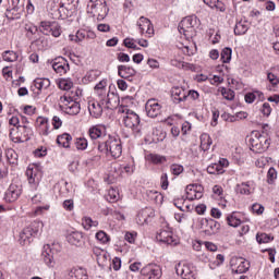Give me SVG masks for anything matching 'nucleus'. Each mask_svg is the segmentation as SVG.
Masks as SVG:
<instances>
[{
  "instance_id": "9d476101",
  "label": "nucleus",
  "mask_w": 279,
  "mask_h": 279,
  "mask_svg": "<svg viewBox=\"0 0 279 279\" xmlns=\"http://www.w3.org/2000/svg\"><path fill=\"white\" fill-rule=\"evenodd\" d=\"M58 250H56V245L46 244L41 251V259L44 260L47 267H56V254Z\"/></svg>"
},
{
  "instance_id": "3c124183",
  "label": "nucleus",
  "mask_w": 279,
  "mask_h": 279,
  "mask_svg": "<svg viewBox=\"0 0 279 279\" xmlns=\"http://www.w3.org/2000/svg\"><path fill=\"white\" fill-rule=\"evenodd\" d=\"M277 179H278V171H276L274 167L269 168L267 172V182L269 184H274V182H276Z\"/></svg>"
},
{
  "instance_id": "2f4dec72",
  "label": "nucleus",
  "mask_w": 279,
  "mask_h": 279,
  "mask_svg": "<svg viewBox=\"0 0 279 279\" xmlns=\"http://www.w3.org/2000/svg\"><path fill=\"white\" fill-rule=\"evenodd\" d=\"M36 123L41 128L44 136H49V119L39 117L37 118Z\"/></svg>"
},
{
  "instance_id": "6e6552de",
  "label": "nucleus",
  "mask_w": 279,
  "mask_h": 279,
  "mask_svg": "<svg viewBox=\"0 0 279 279\" xmlns=\"http://www.w3.org/2000/svg\"><path fill=\"white\" fill-rule=\"evenodd\" d=\"M88 136L92 141H98V145L100 141H106L109 138L110 134L104 124H96L88 129Z\"/></svg>"
},
{
  "instance_id": "4468645a",
  "label": "nucleus",
  "mask_w": 279,
  "mask_h": 279,
  "mask_svg": "<svg viewBox=\"0 0 279 279\" xmlns=\"http://www.w3.org/2000/svg\"><path fill=\"white\" fill-rule=\"evenodd\" d=\"M221 228V225L217 222V220L214 219H201V229L205 230V234H217L219 232V229Z\"/></svg>"
},
{
  "instance_id": "c756f323",
  "label": "nucleus",
  "mask_w": 279,
  "mask_h": 279,
  "mask_svg": "<svg viewBox=\"0 0 279 279\" xmlns=\"http://www.w3.org/2000/svg\"><path fill=\"white\" fill-rule=\"evenodd\" d=\"M136 71L134 69L126 66V65H119L118 66V74L122 77V80H128V77H132Z\"/></svg>"
},
{
  "instance_id": "f704fd0d",
  "label": "nucleus",
  "mask_w": 279,
  "mask_h": 279,
  "mask_svg": "<svg viewBox=\"0 0 279 279\" xmlns=\"http://www.w3.org/2000/svg\"><path fill=\"white\" fill-rule=\"evenodd\" d=\"M226 170L221 168V165L218 163H211L207 167V173L210 175H221V173H225Z\"/></svg>"
},
{
  "instance_id": "603ef678",
  "label": "nucleus",
  "mask_w": 279,
  "mask_h": 279,
  "mask_svg": "<svg viewBox=\"0 0 279 279\" xmlns=\"http://www.w3.org/2000/svg\"><path fill=\"white\" fill-rule=\"evenodd\" d=\"M267 80L270 82L272 89L278 90V84H279V78L276 76V74L269 72L267 74Z\"/></svg>"
},
{
  "instance_id": "6ab92c4d",
  "label": "nucleus",
  "mask_w": 279,
  "mask_h": 279,
  "mask_svg": "<svg viewBox=\"0 0 279 279\" xmlns=\"http://www.w3.org/2000/svg\"><path fill=\"white\" fill-rule=\"evenodd\" d=\"M28 184L33 190H36L38 186V182H40V174L38 173V168H28L26 170Z\"/></svg>"
},
{
  "instance_id": "052dcab7",
  "label": "nucleus",
  "mask_w": 279,
  "mask_h": 279,
  "mask_svg": "<svg viewBox=\"0 0 279 279\" xmlns=\"http://www.w3.org/2000/svg\"><path fill=\"white\" fill-rule=\"evenodd\" d=\"M62 206L64 210H68L69 213H71L75 208V203L73 202V199H65Z\"/></svg>"
},
{
  "instance_id": "4c0bfd02",
  "label": "nucleus",
  "mask_w": 279,
  "mask_h": 279,
  "mask_svg": "<svg viewBox=\"0 0 279 279\" xmlns=\"http://www.w3.org/2000/svg\"><path fill=\"white\" fill-rule=\"evenodd\" d=\"M74 145L78 151H84L88 149V140H86V137H77Z\"/></svg>"
},
{
  "instance_id": "e433bc0d",
  "label": "nucleus",
  "mask_w": 279,
  "mask_h": 279,
  "mask_svg": "<svg viewBox=\"0 0 279 279\" xmlns=\"http://www.w3.org/2000/svg\"><path fill=\"white\" fill-rule=\"evenodd\" d=\"M7 160L10 165H19V154H16V150L9 148L7 150Z\"/></svg>"
},
{
  "instance_id": "37998d69",
  "label": "nucleus",
  "mask_w": 279,
  "mask_h": 279,
  "mask_svg": "<svg viewBox=\"0 0 279 279\" xmlns=\"http://www.w3.org/2000/svg\"><path fill=\"white\" fill-rule=\"evenodd\" d=\"M143 217L147 216V218L144 219V223L146 226H149V223H151V220L155 217V213L151 208H146L142 211Z\"/></svg>"
},
{
  "instance_id": "9b49d317",
  "label": "nucleus",
  "mask_w": 279,
  "mask_h": 279,
  "mask_svg": "<svg viewBox=\"0 0 279 279\" xmlns=\"http://www.w3.org/2000/svg\"><path fill=\"white\" fill-rule=\"evenodd\" d=\"M230 267L233 274H245L250 270V262L245 260L243 257H232Z\"/></svg>"
},
{
  "instance_id": "09e8293b",
  "label": "nucleus",
  "mask_w": 279,
  "mask_h": 279,
  "mask_svg": "<svg viewBox=\"0 0 279 279\" xmlns=\"http://www.w3.org/2000/svg\"><path fill=\"white\" fill-rule=\"evenodd\" d=\"M33 47H37L39 51H44L47 47V39L45 37H39L38 39L32 43Z\"/></svg>"
},
{
  "instance_id": "a18cd8bd",
  "label": "nucleus",
  "mask_w": 279,
  "mask_h": 279,
  "mask_svg": "<svg viewBox=\"0 0 279 279\" xmlns=\"http://www.w3.org/2000/svg\"><path fill=\"white\" fill-rule=\"evenodd\" d=\"M220 93L223 97V99H227V101H232L234 99V90L226 87H220Z\"/></svg>"
},
{
  "instance_id": "e2e57ef3",
  "label": "nucleus",
  "mask_w": 279,
  "mask_h": 279,
  "mask_svg": "<svg viewBox=\"0 0 279 279\" xmlns=\"http://www.w3.org/2000/svg\"><path fill=\"white\" fill-rule=\"evenodd\" d=\"M262 114H264V117H269V114H271V106L269 105V102H264L260 109Z\"/></svg>"
},
{
  "instance_id": "c03bdc74",
  "label": "nucleus",
  "mask_w": 279,
  "mask_h": 279,
  "mask_svg": "<svg viewBox=\"0 0 279 279\" xmlns=\"http://www.w3.org/2000/svg\"><path fill=\"white\" fill-rule=\"evenodd\" d=\"M256 241L259 244L271 243V241H274V236H271L270 234H267V233H257Z\"/></svg>"
},
{
  "instance_id": "338daca9",
  "label": "nucleus",
  "mask_w": 279,
  "mask_h": 279,
  "mask_svg": "<svg viewBox=\"0 0 279 279\" xmlns=\"http://www.w3.org/2000/svg\"><path fill=\"white\" fill-rule=\"evenodd\" d=\"M124 47H128V49H138L136 44L134 43V39L125 38L123 40Z\"/></svg>"
},
{
  "instance_id": "58836bf2",
  "label": "nucleus",
  "mask_w": 279,
  "mask_h": 279,
  "mask_svg": "<svg viewBox=\"0 0 279 279\" xmlns=\"http://www.w3.org/2000/svg\"><path fill=\"white\" fill-rule=\"evenodd\" d=\"M228 226H231V228H239L241 226V219L236 217V213H233L232 215L227 217Z\"/></svg>"
},
{
  "instance_id": "20e7f679",
  "label": "nucleus",
  "mask_w": 279,
  "mask_h": 279,
  "mask_svg": "<svg viewBox=\"0 0 279 279\" xmlns=\"http://www.w3.org/2000/svg\"><path fill=\"white\" fill-rule=\"evenodd\" d=\"M198 22L199 20L195 15L186 16L179 23L178 29L180 34H184L185 38H193Z\"/></svg>"
},
{
  "instance_id": "cd10ccee",
  "label": "nucleus",
  "mask_w": 279,
  "mask_h": 279,
  "mask_svg": "<svg viewBox=\"0 0 279 279\" xmlns=\"http://www.w3.org/2000/svg\"><path fill=\"white\" fill-rule=\"evenodd\" d=\"M71 141H73L71 134L63 133L61 135H58L57 145H59V147H64L65 149H69V147H71Z\"/></svg>"
},
{
  "instance_id": "69168bd1",
  "label": "nucleus",
  "mask_w": 279,
  "mask_h": 279,
  "mask_svg": "<svg viewBox=\"0 0 279 279\" xmlns=\"http://www.w3.org/2000/svg\"><path fill=\"white\" fill-rule=\"evenodd\" d=\"M95 93L100 97V101L105 104L106 99H108V92L106 89H96Z\"/></svg>"
},
{
  "instance_id": "13d9d810",
  "label": "nucleus",
  "mask_w": 279,
  "mask_h": 279,
  "mask_svg": "<svg viewBox=\"0 0 279 279\" xmlns=\"http://www.w3.org/2000/svg\"><path fill=\"white\" fill-rule=\"evenodd\" d=\"M53 25H51V23L49 22H41L40 23V28L43 34H45L46 36H49V34H51V29H52Z\"/></svg>"
},
{
  "instance_id": "f257e3e1",
  "label": "nucleus",
  "mask_w": 279,
  "mask_h": 279,
  "mask_svg": "<svg viewBox=\"0 0 279 279\" xmlns=\"http://www.w3.org/2000/svg\"><path fill=\"white\" fill-rule=\"evenodd\" d=\"M100 154H106L107 156H112V158H121L123 154V146H121V140H117L109 135V138L106 141H100L97 146Z\"/></svg>"
},
{
  "instance_id": "0e129e2a",
  "label": "nucleus",
  "mask_w": 279,
  "mask_h": 279,
  "mask_svg": "<svg viewBox=\"0 0 279 279\" xmlns=\"http://www.w3.org/2000/svg\"><path fill=\"white\" fill-rule=\"evenodd\" d=\"M53 130H60L62 128V119L58 116L52 117Z\"/></svg>"
},
{
  "instance_id": "f3484780",
  "label": "nucleus",
  "mask_w": 279,
  "mask_h": 279,
  "mask_svg": "<svg viewBox=\"0 0 279 279\" xmlns=\"http://www.w3.org/2000/svg\"><path fill=\"white\" fill-rule=\"evenodd\" d=\"M145 111L147 117L150 119H156L160 114V104H158L155 99H150L145 105Z\"/></svg>"
},
{
  "instance_id": "774afa93",
  "label": "nucleus",
  "mask_w": 279,
  "mask_h": 279,
  "mask_svg": "<svg viewBox=\"0 0 279 279\" xmlns=\"http://www.w3.org/2000/svg\"><path fill=\"white\" fill-rule=\"evenodd\" d=\"M170 64L177 69H184V61L178 58L171 59Z\"/></svg>"
},
{
  "instance_id": "c85d7f7f",
  "label": "nucleus",
  "mask_w": 279,
  "mask_h": 279,
  "mask_svg": "<svg viewBox=\"0 0 279 279\" xmlns=\"http://www.w3.org/2000/svg\"><path fill=\"white\" fill-rule=\"evenodd\" d=\"M68 276L69 279H88V272L84 268H74Z\"/></svg>"
},
{
  "instance_id": "4be33fe9",
  "label": "nucleus",
  "mask_w": 279,
  "mask_h": 279,
  "mask_svg": "<svg viewBox=\"0 0 279 279\" xmlns=\"http://www.w3.org/2000/svg\"><path fill=\"white\" fill-rule=\"evenodd\" d=\"M105 104L107 105V108L110 110L114 108H119L121 104V98L119 97V94L114 92H108L107 99L105 100Z\"/></svg>"
},
{
  "instance_id": "a878e982",
  "label": "nucleus",
  "mask_w": 279,
  "mask_h": 279,
  "mask_svg": "<svg viewBox=\"0 0 279 279\" xmlns=\"http://www.w3.org/2000/svg\"><path fill=\"white\" fill-rule=\"evenodd\" d=\"M33 84L34 87L37 89V92H35V95H40L43 90H47V88L51 86V81L49 78H35Z\"/></svg>"
},
{
  "instance_id": "bf43d9fd",
  "label": "nucleus",
  "mask_w": 279,
  "mask_h": 279,
  "mask_svg": "<svg viewBox=\"0 0 279 279\" xmlns=\"http://www.w3.org/2000/svg\"><path fill=\"white\" fill-rule=\"evenodd\" d=\"M86 230H89V228H97L99 226L98 221L93 220L90 217H85L84 223Z\"/></svg>"
},
{
  "instance_id": "5fc2aeb1",
  "label": "nucleus",
  "mask_w": 279,
  "mask_h": 279,
  "mask_svg": "<svg viewBox=\"0 0 279 279\" xmlns=\"http://www.w3.org/2000/svg\"><path fill=\"white\" fill-rule=\"evenodd\" d=\"M170 171L173 175H180L181 173H184V166L173 163L170 166Z\"/></svg>"
},
{
  "instance_id": "a211bd4d",
  "label": "nucleus",
  "mask_w": 279,
  "mask_h": 279,
  "mask_svg": "<svg viewBox=\"0 0 279 279\" xmlns=\"http://www.w3.org/2000/svg\"><path fill=\"white\" fill-rule=\"evenodd\" d=\"M252 147H255L257 151H267L269 149V138L258 134L256 138L252 140Z\"/></svg>"
},
{
  "instance_id": "f8f14e48",
  "label": "nucleus",
  "mask_w": 279,
  "mask_h": 279,
  "mask_svg": "<svg viewBox=\"0 0 279 279\" xmlns=\"http://www.w3.org/2000/svg\"><path fill=\"white\" fill-rule=\"evenodd\" d=\"M141 274L148 279H160L162 277V269L156 264H149L141 270Z\"/></svg>"
},
{
  "instance_id": "c9c22d12",
  "label": "nucleus",
  "mask_w": 279,
  "mask_h": 279,
  "mask_svg": "<svg viewBox=\"0 0 279 279\" xmlns=\"http://www.w3.org/2000/svg\"><path fill=\"white\" fill-rule=\"evenodd\" d=\"M2 59L4 62H16L19 60V54L12 50H5L2 53Z\"/></svg>"
},
{
  "instance_id": "79ce46f5",
  "label": "nucleus",
  "mask_w": 279,
  "mask_h": 279,
  "mask_svg": "<svg viewBox=\"0 0 279 279\" xmlns=\"http://www.w3.org/2000/svg\"><path fill=\"white\" fill-rule=\"evenodd\" d=\"M17 134H19V136H23V138H25V141H27L28 140L27 136H29V134H32V128H29L27 125H19Z\"/></svg>"
},
{
  "instance_id": "6e6d98bb",
  "label": "nucleus",
  "mask_w": 279,
  "mask_h": 279,
  "mask_svg": "<svg viewBox=\"0 0 279 279\" xmlns=\"http://www.w3.org/2000/svg\"><path fill=\"white\" fill-rule=\"evenodd\" d=\"M209 8H217L220 12H226V7H219V0H204Z\"/></svg>"
},
{
  "instance_id": "7ed1b4c3",
  "label": "nucleus",
  "mask_w": 279,
  "mask_h": 279,
  "mask_svg": "<svg viewBox=\"0 0 279 279\" xmlns=\"http://www.w3.org/2000/svg\"><path fill=\"white\" fill-rule=\"evenodd\" d=\"M40 228H43V222L33 221L29 226L23 229L20 233V245H29L34 241V236L38 234Z\"/></svg>"
},
{
  "instance_id": "49530a36",
  "label": "nucleus",
  "mask_w": 279,
  "mask_h": 279,
  "mask_svg": "<svg viewBox=\"0 0 279 279\" xmlns=\"http://www.w3.org/2000/svg\"><path fill=\"white\" fill-rule=\"evenodd\" d=\"M101 75V73L97 70H92L86 73V75L83 77V82H95L97 77Z\"/></svg>"
},
{
  "instance_id": "dca6fc26",
  "label": "nucleus",
  "mask_w": 279,
  "mask_h": 279,
  "mask_svg": "<svg viewBox=\"0 0 279 279\" xmlns=\"http://www.w3.org/2000/svg\"><path fill=\"white\" fill-rule=\"evenodd\" d=\"M167 138V132L161 129H153L151 135L144 138L146 145H151V143H162Z\"/></svg>"
},
{
  "instance_id": "de8ad7c7",
  "label": "nucleus",
  "mask_w": 279,
  "mask_h": 279,
  "mask_svg": "<svg viewBox=\"0 0 279 279\" xmlns=\"http://www.w3.org/2000/svg\"><path fill=\"white\" fill-rule=\"evenodd\" d=\"M59 88L61 90H71V88H73V82H71V78H61L59 82Z\"/></svg>"
},
{
  "instance_id": "a19ab883",
  "label": "nucleus",
  "mask_w": 279,
  "mask_h": 279,
  "mask_svg": "<svg viewBox=\"0 0 279 279\" xmlns=\"http://www.w3.org/2000/svg\"><path fill=\"white\" fill-rule=\"evenodd\" d=\"M220 58L223 64H228L232 60V48H225L220 53Z\"/></svg>"
},
{
  "instance_id": "f03ea898",
  "label": "nucleus",
  "mask_w": 279,
  "mask_h": 279,
  "mask_svg": "<svg viewBox=\"0 0 279 279\" xmlns=\"http://www.w3.org/2000/svg\"><path fill=\"white\" fill-rule=\"evenodd\" d=\"M87 12L92 14L94 19H97V21H104V19L108 16L110 9L106 0H89Z\"/></svg>"
},
{
  "instance_id": "423d86ee",
  "label": "nucleus",
  "mask_w": 279,
  "mask_h": 279,
  "mask_svg": "<svg viewBox=\"0 0 279 279\" xmlns=\"http://www.w3.org/2000/svg\"><path fill=\"white\" fill-rule=\"evenodd\" d=\"M124 118V125L132 130L134 136H141V117L133 110H129Z\"/></svg>"
},
{
  "instance_id": "aec40b11",
  "label": "nucleus",
  "mask_w": 279,
  "mask_h": 279,
  "mask_svg": "<svg viewBox=\"0 0 279 279\" xmlns=\"http://www.w3.org/2000/svg\"><path fill=\"white\" fill-rule=\"evenodd\" d=\"M171 96L173 104H181V101H186V99L189 98V95H186L184 88L180 86L172 87Z\"/></svg>"
},
{
  "instance_id": "7c9ffc66",
  "label": "nucleus",
  "mask_w": 279,
  "mask_h": 279,
  "mask_svg": "<svg viewBox=\"0 0 279 279\" xmlns=\"http://www.w3.org/2000/svg\"><path fill=\"white\" fill-rule=\"evenodd\" d=\"M145 158L148 162H153V165H165L167 162V157L158 154H148Z\"/></svg>"
},
{
  "instance_id": "0eeeda50",
  "label": "nucleus",
  "mask_w": 279,
  "mask_h": 279,
  "mask_svg": "<svg viewBox=\"0 0 279 279\" xmlns=\"http://www.w3.org/2000/svg\"><path fill=\"white\" fill-rule=\"evenodd\" d=\"M21 195H23V184H21V182H12L5 191L3 199L7 204H12V202H16Z\"/></svg>"
},
{
  "instance_id": "8fccbe9b",
  "label": "nucleus",
  "mask_w": 279,
  "mask_h": 279,
  "mask_svg": "<svg viewBox=\"0 0 279 279\" xmlns=\"http://www.w3.org/2000/svg\"><path fill=\"white\" fill-rule=\"evenodd\" d=\"M119 199V191H117V189L111 187L108 191V195H107V202H118Z\"/></svg>"
},
{
  "instance_id": "393cba45",
  "label": "nucleus",
  "mask_w": 279,
  "mask_h": 279,
  "mask_svg": "<svg viewBox=\"0 0 279 279\" xmlns=\"http://www.w3.org/2000/svg\"><path fill=\"white\" fill-rule=\"evenodd\" d=\"M88 112L93 119H100L101 114H104V107L97 101H92L88 105Z\"/></svg>"
},
{
  "instance_id": "bb28decb",
  "label": "nucleus",
  "mask_w": 279,
  "mask_h": 279,
  "mask_svg": "<svg viewBox=\"0 0 279 279\" xmlns=\"http://www.w3.org/2000/svg\"><path fill=\"white\" fill-rule=\"evenodd\" d=\"M141 32L142 34H146L148 38H151L154 36V25L151 24V21L146 17H141Z\"/></svg>"
},
{
  "instance_id": "864d4df0",
  "label": "nucleus",
  "mask_w": 279,
  "mask_h": 279,
  "mask_svg": "<svg viewBox=\"0 0 279 279\" xmlns=\"http://www.w3.org/2000/svg\"><path fill=\"white\" fill-rule=\"evenodd\" d=\"M96 239L100 243H109L110 242V235H108V233H106V231H98L96 233Z\"/></svg>"
},
{
  "instance_id": "1a4fd4ad",
  "label": "nucleus",
  "mask_w": 279,
  "mask_h": 279,
  "mask_svg": "<svg viewBox=\"0 0 279 279\" xmlns=\"http://www.w3.org/2000/svg\"><path fill=\"white\" fill-rule=\"evenodd\" d=\"M178 276H181L183 279H195L197 276V269L193 264L180 263L175 267Z\"/></svg>"
},
{
  "instance_id": "412c9836",
  "label": "nucleus",
  "mask_w": 279,
  "mask_h": 279,
  "mask_svg": "<svg viewBox=\"0 0 279 279\" xmlns=\"http://www.w3.org/2000/svg\"><path fill=\"white\" fill-rule=\"evenodd\" d=\"M68 243L75 245V247H82L84 245V234L80 231H73L66 236Z\"/></svg>"
},
{
  "instance_id": "473e14b6",
  "label": "nucleus",
  "mask_w": 279,
  "mask_h": 279,
  "mask_svg": "<svg viewBox=\"0 0 279 279\" xmlns=\"http://www.w3.org/2000/svg\"><path fill=\"white\" fill-rule=\"evenodd\" d=\"M247 29H250L247 22L241 21L235 24L234 34L235 36H243V34H247Z\"/></svg>"
},
{
  "instance_id": "72a5a7b5",
  "label": "nucleus",
  "mask_w": 279,
  "mask_h": 279,
  "mask_svg": "<svg viewBox=\"0 0 279 279\" xmlns=\"http://www.w3.org/2000/svg\"><path fill=\"white\" fill-rule=\"evenodd\" d=\"M210 145H213V138H210V135L204 133L201 135V148L203 151H208L210 149Z\"/></svg>"
},
{
  "instance_id": "b1692460",
  "label": "nucleus",
  "mask_w": 279,
  "mask_h": 279,
  "mask_svg": "<svg viewBox=\"0 0 279 279\" xmlns=\"http://www.w3.org/2000/svg\"><path fill=\"white\" fill-rule=\"evenodd\" d=\"M236 193L240 195H252L254 193V181H246L236 185Z\"/></svg>"
},
{
  "instance_id": "4d7b16f0",
  "label": "nucleus",
  "mask_w": 279,
  "mask_h": 279,
  "mask_svg": "<svg viewBox=\"0 0 279 279\" xmlns=\"http://www.w3.org/2000/svg\"><path fill=\"white\" fill-rule=\"evenodd\" d=\"M185 191H186V199H189L190 202H193V199H195V192H196L195 185H187Z\"/></svg>"
},
{
  "instance_id": "ddd939ff",
  "label": "nucleus",
  "mask_w": 279,
  "mask_h": 279,
  "mask_svg": "<svg viewBox=\"0 0 279 279\" xmlns=\"http://www.w3.org/2000/svg\"><path fill=\"white\" fill-rule=\"evenodd\" d=\"M52 69L59 75H66V73H69V71H71L69 61L63 57H58L52 61Z\"/></svg>"
},
{
  "instance_id": "5701e85b",
  "label": "nucleus",
  "mask_w": 279,
  "mask_h": 279,
  "mask_svg": "<svg viewBox=\"0 0 279 279\" xmlns=\"http://www.w3.org/2000/svg\"><path fill=\"white\" fill-rule=\"evenodd\" d=\"M21 0H12V8L11 9H7L4 16L9 20V21H14V19H19V16H16V13L21 12Z\"/></svg>"
},
{
  "instance_id": "39448f33",
  "label": "nucleus",
  "mask_w": 279,
  "mask_h": 279,
  "mask_svg": "<svg viewBox=\"0 0 279 279\" xmlns=\"http://www.w3.org/2000/svg\"><path fill=\"white\" fill-rule=\"evenodd\" d=\"M61 101L63 104L65 114H80V110H82V108L80 102L75 100V96H71V92L65 93L64 96L61 97Z\"/></svg>"
},
{
  "instance_id": "ea45409f",
  "label": "nucleus",
  "mask_w": 279,
  "mask_h": 279,
  "mask_svg": "<svg viewBox=\"0 0 279 279\" xmlns=\"http://www.w3.org/2000/svg\"><path fill=\"white\" fill-rule=\"evenodd\" d=\"M88 36V33L86 31H77L75 35H70V40H73L74 43H82L84 38Z\"/></svg>"
},
{
  "instance_id": "2eb2a0df",
  "label": "nucleus",
  "mask_w": 279,
  "mask_h": 279,
  "mask_svg": "<svg viewBox=\"0 0 279 279\" xmlns=\"http://www.w3.org/2000/svg\"><path fill=\"white\" fill-rule=\"evenodd\" d=\"M157 241L166 243L167 245H173V232L169 229L167 223L163 225V229H160L156 235Z\"/></svg>"
},
{
  "instance_id": "680f3d73",
  "label": "nucleus",
  "mask_w": 279,
  "mask_h": 279,
  "mask_svg": "<svg viewBox=\"0 0 279 279\" xmlns=\"http://www.w3.org/2000/svg\"><path fill=\"white\" fill-rule=\"evenodd\" d=\"M50 34L54 37V38H59V36H61L62 34V28L60 27V25L54 24L52 26V28L50 29Z\"/></svg>"
}]
</instances>
